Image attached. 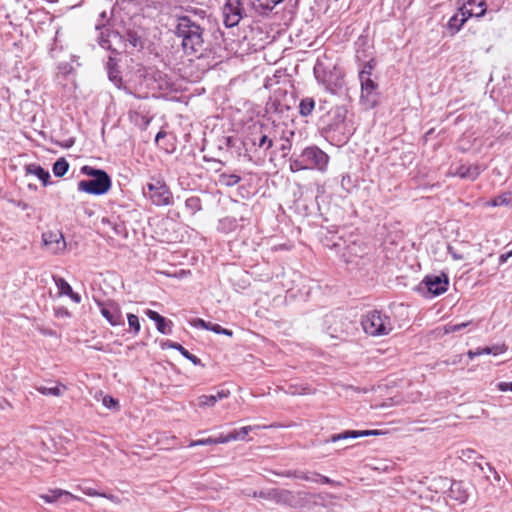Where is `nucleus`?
Masks as SVG:
<instances>
[{"label": "nucleus", "mask_w": 512, "mask_h": 512, "mask_svg": "<svg viewBox=\"0 0 512 512\" xmlns=\"http://www.w3.org/2000/svg\"><path fill=\"white\" fill-rule=\"evenodd\" d=\"M81 172L84 175H87L89 177L93 178H104V177H110L104 170L96 169L91 166L85 165L81 168Z\"/></svg>", "instance_id": "cd10ccee"}, {"label": "nucleus", "mask_w": 512, "mask_h": 512, "mask_svg": "<svg viewBox=\"0 0 512 512\" xmlns=\"http://www.w3.org/2000/svg\"><path fill=\"white\" fill-rule=\"evenodd\" d=\"M258 146L268 150L273 146V140L270 139L267 135L263 134L259 138Z\"/></svg>", "instance_id": "e433bc0d"}, {"label": "nucleus", "mask_w": 512, "mask_h": 512, "mask_svg": "<svg viewBox=\"0 0 512 512\" xmlns=\"http://www.w3.org/2000/svg\"><path fill=\"white\" fill-rule=\"evenodd\" d=\"M109 77L111 80H114L116 77H115V73H113L111 70L109 72Z\"/></svg>", "instance_id": "e2e57ef3"}, {"label": "nucleus", "mask_w": 512, "mask_h": 512, "mask_svg": "<svg viewBox=\"0 0 512 512\" xmlns=\"http://www.w3.org/2000/svg\"><path fill=\"white\" fill-rule=\"evenodd\" d=\"M36 390L43 395L59 397L66 390V387L62 384H57L53 387H47L44 385L37 386Z\"/></svg>", "instance_id": "4be33fe9"}, {"label": "nucleus", "mask_w": 512, "mask_h": 512, "mask_svg": "<svg viewBox=\"0 0 512 512\" xmlns=\"http://www.w3.org/2000/svg\"><path fill=\"white\" fill-rule=\"evenodd\" d=\"M459 360H453L452 364H456Z\"/></svg>", "instance_id": "338daca9"}, {"label": "nucleus", "mask_w": 512, "mask_h": 512, "mask_svg": "<svg viewBox=\"0 0 512 512\" xmlns=\"http://www.w3.org/2000/svg\"><path fill=\"white\" fill-rule=\"evenodd\" d=\"M476 456L479 457V458H482V456L477 455V452L475 450H473V449H464V450H461L459 458L463 459V460H471V459L476 458Z\"/></svg>", "instance_id": "c9c22d12"}, {"label": "nucleus", "mask_w": 512, "mask_h": 512, "mask_svg": "<svg viewBox=\"0 0 512 512\" xmlns=\"http://www.w3.org/2000/svg\"><path fill=\"white\" fill-rule=\"evenodd\" d=\"M448 250L450 252V254L452 255V257L456 260H459V259H463V256L462 255H458L457 253H455L452 249V247H448Z\"/></svg>", "instance_id": "4d7b16f0"}, {"label": "nucleus", "mask_w": 512, "mask_h": 512, "mask_svg": "<svg viewBox=\"0 0 512 512\" xmlns=\"http://www.w3.org/2000/svg\"><path fill=\"white\" fill-rule=\"evenodd\" d=\"M26 171L29 174H33V175L37 176L45 186L49 183L50 174L48 171L43 169L40 165H37V164L27 165Z\"/></svg>", "instance_id": "412c9836"}, {"label": "nucleus", "mask_w": 512, "mask_h": 512, "mask_svg": "<svg viewBox=\"0 0 512 512\" xmlns=\"http://www.w3.org/2000/svg\"><path fill=\"white\" fill-rule=\"evenodd\" d=\"M373 66L370 62L366 63L363 69L359 72V79L371 78Z\"/></svg>", "instance_id": "4c0bfd02"}, {"label": "nucleus", "mask_w": 512, "mask_h": 512, "mask_svg": "<svg viewBox=\"0 0 512 512\" xmlns=\"http://www.w3.org/2000/svg\"><path fill=\"white\" fill-rule=\"evenodd\" d=\"M289 135H290V136H293V135H294V132H293V131H289Z\"/></svg>", "instance_id": "69168bd1"}, {"label": "nucleus", "mask_w": 512, "mask_h": 512, "mask_svg": "<svg viewBox=\"0 0 512 512\" xmlns=\"http://www.w3.org/2000/svg\"><path fill=\"white\" fill-rule=\"evenodd\" d=\"M282 138L285 140V143H284V144H282V146H281V150H282V151L290 150V149H291L292 144H291V142H290L289 137L282 136Z\"/></svg>", "instance_id": "603ef678"}, {"label": "nucleus", "mask_w": 512, "mask_h": 512, "mask_svg": "<svg viewBox=\"0 0 512 512\" xmlns=\"http://www.w3.org/2000/svg\"><path fill=\"white\" fill-rule=\"evenodd\" d=\"M448 277L442 273L440 275H428L420 283V290H427L433 296H438L446 292L448 287Z\"/></svg>", "instance_id": "0eeeda50"}, {"label": "nucleus", "mask_w": 512, "mask_h": 512, "mask_svg": "<svg viewBox=\"0 0 512 512\" xmlns=\"http://www.w3.org/2000/svg\"><path fill=\"white\" fill-rule=\"evenodd\" d=\"M231 433L227 435H220L219 437L213 438L214 444H223L232 441Z\"/></svg>", "instance_id": "c03bdc74"}, {"label": "nucleus", "mask_w": 512, "mask_h": 512, "mask_svg": "<svg viewBox=\"0 0 512 512\" xmlns=\"http://www.w3.org/2000/svg\"><path fill=\"white\" fill-rule=\"evenodd\" d=\"M207 330H211L213 332H215L216 334H220L222 331V327L218 324H213V323H210L208 324V328Z\"/></svg>", "instance_id": "09e8293b"}, {"label": "nucleus", "mask_w": 512, "mask_h": 512, "mask_svg": "<svg viewBox=\"0 0 512 512\" xmlns=\"http://www.w3.org/2000/svg\"><path fill=\"white\" fill-rule=\"evenodd\" d=\"M448 497L462 504L466 502L469 494L462 482L453 481L450 483Z\"/></svg>", "instance_id": "2eb2a0df"}, {"label": "nucleus", "mask_w": 512, "mask_h": 512, "mask_svg": "<svg viewBox=\"0 0 512 512\" xmlns=\"http://www.w3.org/2000/svg\"><path fill=\"white\" fill-rule=\"evenodd\" d=\"M76 303H79L81 298L77 293L72 291V294H68Z\"/></svg>", "instance_id": "bf43d9fd"}, {"label": "nucleus", "mask_w": 512, "mask_h": 512, "mask_svg": "<svg viewBox=\"0 0 512 512\" xmlns=\"http://www.w3.org/2000/svg\"><path fill=\"white\" fill-rule=\"evenodd\" d=\"M363 330L371 336H383L393 330L390 317L381 311L372 310L362 317Z\"/></svg>", "instance_id": "20e7f679"}, {"label": "nucleus", "mask_w": 512, "mask_h": 512, "mask_svg": "<svg viewBox=\"0 0 512 512\" xmlns=\"http://www.w3.org/2000/svg\"><path fill=\"white\" fill-rule=\"evenodd\" d=\"M109 77L111 80H114L116 77H115V73H113L111 70L109 72Z\"/></svg>", "instance_id": "0e129e2a"}, {"label": "nucleus", "mask_w": 512, "mask_h": 512, "mask_svg": "<svg viewBox=\"0 0 512 512\" xmlns=\"http://www.w3.org/2000/svg\"><path fill=\"white\" fill-rule=\"evenodd\" d=\"M335 124L343 123L346 119L347 110L343 106H336L333 110Z\"/></svg>", "instance_id": "7c9ffc66"}, {"label": "nucleus", "mask_w": 512, "mask_h": 512, "mask_svg": "<svg viewBox=\"0 0 512 512\" xmlns=\"http://www.w3.org/2000/svg\"><path fill=\"white\" fill-rule=\"evenodd\" d=\"M491 206H510L512 205V193L507 192L495 197L491 202Z\"/></svg>", "instance_id": "bb28decb"}, {"label": "nucleus", "mask_w": 512, "mask_h": 512, "mask_svg": "<svg viewBox=\"0 0 512 512\" xmlns=\"http://www.w3.org/2000/svg\"><path fill=\"white\" fill-rule=\"evenodd\" d=\"M69 169V163L65 158H59L53 165V173L56 177L64 176Z\"/></svg>", "instance_id": "393cba45"}, {"label": "nucleus", "mask_w": 512, "mask_h": 512, "mask_svg": "<svg viewBox=\"0 0 512 512\" xmlns=\"http://www.w3.org/2000/svg\"><path fill=\"white\" fill-rule=\"evenodd\" d=\"M293 476L303 479V480H306V481L318 482L319 473L314 472V473L308 474V473H304V472H299V473L293 474Z\"/></svg>", "instance_id": "f704fd0d"}, {"label": "nucleus", "mask_w": 512, "mask_h": 512, "mask_svg": "<svg viewBox=\"0 0 512 512\" xmlns=\"http://www.w3.org/2000/svg\"><path fill=\"white\" fill-rule=\"evenodd\" d=\"M194 15H181L176 18L175 35L181 39V46L187 55H195L204 51V28L194 19L198 16L204 19L206 11L193 9Z\"/></svg>", "instance_id": "f257e3e1"}, {"label": "nucleus", "mask_w": 512, "mask_h": 512, "mask_svg": "<svg viewBox=\"0 0 512 512\" xmlns=\"http://www.w3.org/2000/svg\"><path fill=\"white\" fill-rule=\"evenodd\" d=\"M480 173L481 168L478 165H461L454 174L463 179L475 180Z\"/></svg>", "instance_id": "aec40b11"}, {"label": "nucleus", "mask_w": 512, "mask_h": 512, "mask_svg": "<svg viewBox=\"0 0 512 512\" xmlns=\"http://www.w3.org/2000/svg\"><path fill=\"white\" fill-rule=\"evenodd\" d=\"M487 10L485 0H463L459 6V13L461 16L466 17H482Z\"/></svg>", "instance_id": "9b49d317"}, {"label": "nucleus", "mask_w": 512, "mask_h": 512, "mask_svg": "<svg viewBox=\"0 0 512 512\" xmlns=\"http://www.w3.org/2000/svg\"><path fill=\"white\" fill-rule=\"evenodd\" d=\"M318 482H321L324 484H332V485L336 484V482L334 480H332L326 476H323L321 474H319V476H318Z\"/></svg>", "instance_id": "3c124183"}, {"label": "nucleus", "mask_w": 512, "mask_h": 512, "mask_svg": "<svg viewBox=\"0 0 512 512\" xmlns=\"http://www.w3.org/2000/svg\"><path fill=\"white\" fill-rule=\"evenodd\" d=\"M245 15L242 0H226L223 7L224 24L226 27L236 26Z\"/></svg>", "instance_id": "423d86ee"}, {"label": "nucleus", "mask_w": 512, "mask_h": 512, "mask_svg": "<svg viewBox=\"0 0 512 512\" xmlns=\"http://www.w3.org/2000/svg\"><path fill=\"white\" fill-rule=\"evenodd\" d=\"M156 328L157 330L162 334H170L171 333V326L172 322L167 321L163 316L159 318L156 322Z\"/></svg>", "instance_id": "c756f323"}, {"label": "nucleus", "mask_w": 512, "mask_h": 512, "mask_svg": "<svg viewBox=\"0 0 512 512\" xmlns=\"http://www.w3.org/2000/svg\"><path fill=\"white\" fill-rule=\"evenodd\" d=\"M230 392L228 390H220L216 395H201L198 397L199 407H213L217 401L229 397Z\"/></svg>", "instance_id": "a211bd4d"}, {"label": "nucleus", "mask_w": 512, "mask_h": 512, "mask_svg": "<svg viewBox=\"0 0 512 512\" xmlns=\"http://www.w3.org/2000/svg\"><path fill=\"white\" fill-rule=\"evenodd\" d=\"M512 257V251H509L505 254H502L500 255L499 257V262L502 264V263H505L509 258Z\"/></svg>", "instance_id": "5fc2aeb1"}, {"label": "nucleus", "mask_w": 512, "mask_h": 512, "mask_svg": "<svg viewBox=\"0 0 512 512\" xmlns=\"http://www.w3.org/2000/svg\"><path fill=\"white\" fill-rule=\"evenodd\" d=\"M498 390L502 392L511 391L512 392V382H499L497 384Z\"/></svg>", "instance_id": "a18cd8bd"}, {"label": "nucleus", "mask_w": 512, "mask_h": 512, "mask_svg": "<svg viewBox=\"0 0 512 512\" xmlns=\"http://www.w3.org/2000/svg\"><path fill=\"white\" fill-rule=\"evenodd\" d=\"M145 313L154 322L159 320V318L161 317V315L159 313H157L156 311L150 310V309L146 310Z\"/></svg>", "instance_id": "de8ad7c7"}, {"label": "nucleus", "mask_w": 512, "mask_h": 512, "mask_svg": "<svg viewBox=\"0 0 512 512\" xmlns=\"http://www.w3.org/2000/svg\"><path fill=\"white\" fill-rule=\"evenodd\" d=\"M259 426H244L238 430H234L231 433V437H233L232 441L235 440H245L248 433L252 431L254 428H258Z\"/></svg>", "instance_id": "c85d7f7f"}, {"label": "nucleus", "mask_w": 512, "mask_h": 512, "mask_svg": "<svg viewBox=\"0 0 512 512\" xmlns=\"http://www.w3.org/2000/svg\"><path fill=\"white\" fill-rule=\"evenodd\" d=\"M289 163L292 172L308 169H317L320 172H325L328 167L329 156L318 146L313 145L303 149L299 155H293Z\"/></svg>", "instance_id": "f03ea898"}, {"label": "nucleus", "mask_w": 512, "mask_h": 512, "mask_svg": "<svg viewBox=\"0 0 512 512\" xmlns=\"http://www.w3.org/2000/svg\"><path fill=\"white\" fill-rule=\"evenodd\" d=\"M78 190L92 195H103L111 187V178H93L91 180H81L77 184Z\"/></svg>", "instance_id": "6e6552de"}, {"label": "nucleus", "mask_w": 512, "mask_h": 512, "mask_svg": "<svg viewBox=\"0 0 512 512\" xmlns=\"http://www.w3.org/2000/svg\"><path fill=\"white\" fill-rule=\"evenodd\" d=\"M222 331L220 334H224V335H227V336H232L233 332L231 330H228L226 328H223L222 327Z\"/></svg>", "instance_id": "680f3d73"}, {"label": "nucleus", "mask_w": 512, "mask_h": 512, "mask_svg": "<svg viewBox=\"0 0 512 512\" xmlns=\"http://www.w3.org/2000/svg\"><path fill=\"white\" fill-rule=\"evenodd\" d=\"M313 71L317 81L326 88L332 90L341 85L342 73L327 55L317 58Z\"/></svg>", "instance_id": "7ed1b4c3"}, {"label": "nucleus", "mask_w": 512, "mask_h": 512, "mask_svg": "<svg viewBox=\"0 0 512 512\" xmlns=\"http://www.w3.org/2000/svg\"><path fill=\"white\" fill-rule=\"evenodd\" d=\"M103 405L107 408H114L118 405V401L115 400L113 397L106 395L103 398Z\"/></svg>", "instance_id": "79ce46f5"}, {"label": "nucleus", "mask_w": 512, "mask_h": 512, "mask_svg": "<svg viewBox=\"0 0 512 512\" xmlns=\"http://www.w3.org/2000/svg\"><path fill=\"white\" fill-rule=\"evenodd\" d=\"M101 315L112 325H124V318L119 304L114 301L99 302Z\"/></svg>", "instance_id": "9d476101"}, {"label": "nucleus", "mask_w": 512, "mask_h": 512, "mask_svg": "<svg viewBox=\"0 0 512 512\" xmlns=\"http://www.w3.org/2000/svg\"><path fill=\"white\" fill-rule=\"evenodd\" d=\"M139 40L140 39L136 33H128V41L132 44L133 47H137Z\"/></svg>", "instance_id": "49530a36"}, {"label": "nucleus", "mask_w": 512, "mask_h": 512, "mask_svg": "<svg viewBox=\"0 0 512 512\" xmlns=\"http://www.w3.org/2000/svg\"><path fill=\"white\" fill-rule=\"evenodd\" d=\"M44 247L52 254H59L66 248L64 236L59 230H49L42 234Z\"/></svg>", "instance_id": "1a4fd4ad"}, {"label": "nucleus", "mask_w": 512, "mask_h": 512, "mask_svg": "<svg viewBox=\"0 0 512 512\" xmlns=\"http://www.w3.org/2000/svg\"><path fill=\"white\" fill-rule=\"evenodd\" d=\"M487 466L494 473L495 480L499 481L500 480V475L498 474V472L493 467H491L489 464H487Z\"/></svg>", "instance_id": "052dcab7"}, {"label": "nucleus", "mask_w": 512, "mask_h": 512, "mask_svg": "<svg viewBox=\"0 0 512 512\" xmlns=\"http://www.w3.org/2000/svg\"><path fill=\"white\" fill-rule=\"evenodd\" d=\"M283 0H250L253 9L260 15H266Z\"/></svg>", "instance_id": "6ab92c4d"}, {"label": "nucleus", "mask_w": 512, "mask_h": 512, "mask_svg": "<svg viewBox=\"0 0 512 512\" xmlns=\"http://www.w3.org/2000/svg\"><path fill=\"white\" fill-rule=\"evenodd\" d=\"M480 355H481V352H479L478 349H476L475 351H473V350L468 351V356L470 359H473L474 357L480 356Z\"/></svg>", "instance_id": "6e6d98bb"}, {"label": "nucleus", "mask_w": 512, "mask_h": 512, "mask_svg": "<svg viewBox=\"0 0 512 512\" xmlns=\"http://www.w3.org/2000/svg\"><path fill=\"white\" fill-rule=\"evenodd\" d=\"M55 282L61 295L72 294L71 286L63 278H57L55 279Z\"/></svg>", "instance_id": "473e14b6"}, {"label": "nucleus", "mask_w": 512, "mask_h": 512, "mask_svg": "<svg viewBox=\"0 0 512 512\" xmlns=\"http://www.w3.org/2000/svg\"><path fill=\"white\" fill-rule=\"evenodd\" d=\"M40 498L46 503H54L60 501L63 504H67L72 500H80L77 496H74L68 491L62 489L49 490L47 493L41 494Z\"/></svg>", "instance_id": "4468645a"}, {"label": "nucleus", "mask_w": 512, "mask_h": 512, "mask_svg": "<svg viewBox=\"0 0 512 512\" xmlns=\"http://www.w3.org/2000/svg\"><path fill=\"white\" fill-rule=\"evenodd\" d=\"M83 492L88 496H100L101 497V493L92 488H85V489H83Z\"/></svg>", "instance_id": "864d4df0"}, {"label": "nucleus", "mask_w": 512, "mask_h": 512, "mask_svg": "<svg viewBox=\"0 0 512 512\" xmlns=\"http://www.w3.org/2000/svg\"><path fill=\"white\" fill-rule=\"evenodd\" d=\"M241 177L236 174H221L219 176V183L226 187H232L238 184Z\"/></svg>", "instance_id": "a878e982"}, {"label": "nucleus", "mask_w": 512, "mask_h": 512, "mask_svg": "<svg viewBox=\"0 0 512 512\" xmlns=\"http://www.w3.org/2000/svg\"><path fill=\"white\" fill-rule=\"evenodd\" d=\"M101 497H104L112 502H114L115 504H119L120 503V499L113 495V494H106V493H101Z\"/></svg>", "instance_id": "8fccbe9b"}, {"label": "nucleus", "mask_w": 512, "mask_h": 512, "mask_svg": "<svg viewBox=\"0 0 512 512\" xmlns=\"http://www.w3.org/2000/svg\"><path fill=\"white\" fill-rule=\"evenodd\" d=\"M214 444L213 438L209 437L206 439H199L191 441L189 447L202 446V445H211Z\"/></svg>", "instance_id": "ea45409f"}, {"label": "nucleus", "mask_w": 512, "mask_h": 512, "mask_svg": "<svg viewBox=\"0 0 512 512\" xmlns=\"http://www.w3.org/2000/svg\"><path fill=\"white\" fill-rule=\"evenodd\" d=\"M166 136L165 131H159L155 137V142L159 143L160 139L164 138Z\"/></svg>", "instance_id": "13d9d810"}, {"label": "nucleus", "mask_w": 512, "mask_h": 512, "mask_svg": "<svg viewBox=\"0 0 512 512\" xmlns=\"http://www.w3.org/2000/svg\"><path fill=\"white\" fill-rule=\"evenodd\" d=\"M468 19L469 17L461 16L458 12L450 18L448 27L449 29H453L454 32H458Z\"/></svg>", "instance_id": "b1692460"}, {"label": "nucleus", "mask_w": 512, "mask_h": 512, "mask_svg": "<svg viewBox=\"0 0 512 512\" xmlns=\"http://www.w3.org/2000/svg\"><path fill=\"white\" fill-rule=\"evenodd\" d=\"M315 107V101L312 98H304L299 104V113L301 116H309Z\"/></svg>", "instance_id": "5701e85b"}, {"label": "nucleus", "mask_w": 512, "mask_h": 512, "mask_svg": "<svg viewBox=\"0 0 512 512\" xmlns=\"http://www.w3.org/2000/svg\"><path fill=\"white\" fill-rule=\"evenodd\" d=\"M478 351L481 352V355L484 354H494L497 355L499 353L503 352V349L501 347H484V348H478Z\"/></svg>", "instance_id": "58836bf2"}, {"label": "nucleus", "mask_w": 512, "mask_h": 512, "mask_svg": "<svg viewBox=\"0 0 512 512\" xmlns=\"http://www.w3.org/2000/svg\"><path fill=\"white\" fill-rule=\"evenodd\" d=\"M147 189L148 191L144 189L143 193L154 205L168 206L173 203V195L165 182L153 180L147 184Z\"/></svg>", "instance_id": "39448f33"}, {"label": "nucleus", "mask_w": 512, "mask_h": 512, "mask_svg": "<svg viewBox=\"0 0 512 512\" xmlns=\"http://www.w3.org/2000/svg\"><path fill=\"white\" fill-rule=\"evenodd\" d=\"M95 349L101 350L102 348L99 346H95Z\"/></svg>", "instance_id": "774afa93"}, {"label": "nucleus", "mask_w": 512, "mask_h": 512, "mask_svg": "<svg viewBox=\"0 0 512 512\" xmlns=\"http://www.w3.org/2000/svg\"><path fill=\"white\" fill-rule=\"evenodd\" d=\"M127 320H128L130 329L133 331L134 335H137L141 329V325H140L138 316L135 314L129 313V314H127Z\"/></svg>", "instance_id": "2f4dec72"}, {"label": "nucleus", "mask_w": 512, "mask_h": 512, "mask_svg": "<svg viewBox=\"0 0 512 512\" xmlns=\"http://www.w3.org/2000/svg\"><path fill=\"white\" fill-rule=\"evenodd\" d=\"M190 323L192 326H194L196 328H202V329H206V330H207L208 324H209V322H206L201 318H196V319L192 320Z\"/></svg>", "instance_id": "37998d69"}, {"label": "nucleus", "mask_w": 512, "mask_h": 512, "mask_svg": "<svg viewBox=\"0 0 512 512\" xmlns=\"http://www.w3.org/2000/svg\"><path fill=\"white\" fill-rule=\"evenodd\" d=\"M246 495L249 497H254V498L260 497V498H265V499H276V500L280 501V500L285 499L287 496H289L290 492L286 491V490L279 491L277 489H271L269 491H260V492L248 491L246 493Z\"/></svg>", "instance_id": "f3484780"}, {"label": "nucleus", "mask_w": 512, "mask_h": 512, "mask_svg": "<svg viewBox=\"0 0 512 512\" xmlns=\"http://www.w3.org/2000/svg\"><path fill=\"white\" fill-rule=\"evenodd\" d=\"M471 324V322H463V323H460V324H447L445 326V333H453V332H457V331H460L464 328H466L467 326H469Z\"/></svg>", "instance_id": "72a5a7b5"}, {"label": "nucleus", "mask_w": 512, "mask_h": 512, "mask_svg": "<svg viewBox=\"0 0 512 512\" xmlns=\"http://www.w3.org/2000/svg\"><path fill=\"white\" fill-rule=\"evenodd\" d=\"M379 434H381V432L379 430H362V431L348 430V431H344L339 434L331 435L329 438L324 440V443H335L340 440L356 439L359 437L375 436V435H379Z\"/></svg>", "instance_id": "ddd939ff"}, {"label": "nucleus", "mask_w": 512, "mask_h": 512, "mask_svg": "<svg viewBox=\"0 0 512 512\" xmlns=\"http://www.w3.org/2000/svg\"><path fill=\"white\" fill-rule=\"evenodd\" d=\"M186 206L188 208H191L193 210H199L200 209V200L197 197H190L186 200Z\"/></svg>", "instance_id": "a19ab883"}, {"label": "nucleus", "mask_w": 512, "mask_h": 512, "mask_svg": "<svg viewBox=\"0 0 512 512\" xmlns=\"http://www.w3.org/2000/svg\"><path fill=\"white\" fill-rule=\"evenodd\" d=\"M360 83L362 101L368 108L374 107L377 103V84L371 78L360 79Z\"/></svg>", "instance_id": "f8f14e48"}, {"label": "nucleus", "mask_w": 512, "mask_h": 512, "mask_svg": "<svg viewBox=\"0 0 512 512\" xmlns=\"http://www.w3.org/2000/svg\"><path fill=\"white\" fill-rule=\"evenodd\" d=\"M160 345H161L162 349L178 350L179 354L183 355L186 359L190 360L194 365L201 364V360L197 356L191 354L188 350H186L182 345H180L177 342L165 340V341H162Z\"/></svg>", "instance_id": "dca6fc26"}]
</instances>
